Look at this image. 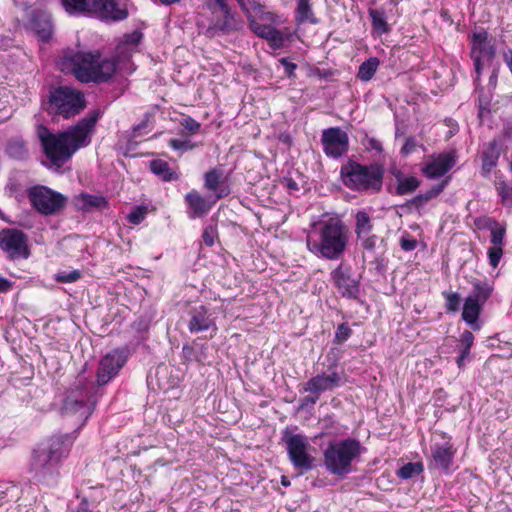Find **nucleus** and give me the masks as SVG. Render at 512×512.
Returning <instances> with one entry per match:
<instances>
[{"label": "nucleus", "mask_w": 512, "mask_h": 512, "mask_svg": "<svg viewBox=\"0 0 512 512\" xmlns=\"http://www.w3.org/2000/svg\"><path fill=\"white\" fill-rule=\"evenodd\" d=\"M81 272L79 270L62 271L55 275V280L60 283H73L79 280Z\"/></svg>", "instance_id": "a19ab883"}, {"label": "nucleus", "mask_w": 512, "mask_h": 512, "mask_svg": "<svg viewBox=\"0 0 512 512\" xmlns=\"http://www.w3.org/2000/svg\"><path fill=\"white\" fill-rule=\"evenodd\" d=\"M204 187L215 193L216 200L224 198L230 193L223 171L217 168L211 169L205 173Z\"/></svg>", "instance_id": "393cba45"}, {"label": "nucleus", "mask_w": 512, "mask_h": 512, "mask_svg": "<svg viewBox=\"0 0 512 512\" xmlns=\"http://www.w3.org/2000/svg\"><path fill=\"white\" fill-rule=\"evenodd\" d=\"M495 143H491L490 151H487L483 155V169L490 171L497 163L498 153L493 150Z\"/></svg>", "instance_id": "79ce46f5"}, {"label": "nucleus", "mask_w": 512, "mask_h": 512, "mask_svg": "<svg viewBox=\"0 0 512 512\" xmlns=\"http://www.w3.org/2000/svg\"><path fill=\"white\" fill-rule=\"evenodd\" d=\"M298 24L309 22L311 24H317L318 19L315 17L310 0H296L295 16Z\"/></svg>", "instance_id": "cd10ccee"}, {"label": "nucleus", "mask_w": 512, "mask_h": 512, "mask_svg": "<svg viewBox=\"0 0 512 512\" xmlns=\"http://www.w3.org/2000/svg\"><path fill=\"white\" fill-rule=\"evenodd\" d=\"M470 350H467V348H462L460 351L459 356L456 359V363L459 368H462L465 365V360L469 356Z\"/></svg>", "instance_id": "6e6d98bb"}, {"label": "nucleus", "mask_w": 512, "mask_h": 512, "mask_svg": "<svg viewBox=\"0 0 512 512\" xmlns=\"http://www.w3.org/2000/svg\"><path fill=\"white\" fill-rule=\"evenodd\" d=\"M287 38L288 35L273 27L264 39L268 41L273 49H280L284 46Z\"/></svg>", "instance_id": "e433bc0d"}, {"label": "nucleus", "mask_w": 512, "mask_h": 512, "mask_svg": "<svg viewBox=\"0 0 512 512\" xmlns=\"http://www.w3.org/2000/svg\"><path fill=\"white\" fill-rule=\"evenodd\" d=\"M289 460L300 472L309 471L314 467V457L309 454L310 443L303 434H286L283 437Z\"/></svg>", "instance_id": "ddd939ff"}, {"label": "nucleus", "mask_w": 512, "mask_h": 512, "mask_svg": "<svg viewBox=\"0 0 512 512\" xmlns=\"http://www.w3.org/2000/svg\"><path fill=\"white\" fill-rule=\"evenodd\" d=\"M7 154L14 159L23 160L28 156V149L22 139L9 141L6 147Z\"/></svg>", "instance_id": "473e14b6"}, {"label": "nucleus", "mask_w": 512, "mask_h": 512, "mask_svg": "<svg viewBox=\"0 0 512 512\" xmlns=\"http://www.w3.org/2000/svg\"><path fill=\"white\" fill-rule=\"evenodd\" d=\"M400 246L404 251H412L417 247V241L409 235H403L400 239Z\"/></svg>", "instance_id": "de8ad7c7"}, {"label": "nucleus", "mask_w": 512, "mask_h": 512, "mask_svg": "<svg viewBox=\"0 0 512 512\" xmlns=\"http://www.w3.org/2000/svg\"><path fill=\"white\" fill-rule=\"evenodd\" d=\"M188 330L191 333H200L211 330L216 333L217 326L214 313L205 305L193 306L190 308Z\"/></svg>", "instance_id": "f3484780"}, {"label": "nucleus", "mask_w": 512, "mask_h": 512, "mask_svg": "<svg viewBox=\"0 0 512 512\" xmlns=\"http://www.w3.org/2000/svg\"><path fill=\"white\" fill-rule=\"evenodd\" d=\"M185 201L190 209V218L205 216L213 205L196 190L188 192L185 196Z\"/></svg>", "instance_id": "a878e982"}, {"label": "nucleus", "mask_w": 512, "mask_h": 512, "mask_svg": "<svg viewBox=\"0 0 512 512\" xmlns=\"http://www.w3.org/2000/svg\"><path fill=\"white\" fill-rule=\"evenodd\" d=\"M73 442L74 438L69 434L54 436L33 451L30 469L39 481L50 482L58 475Z\"/></svg>", "instance_id": "20e7f679"}, {"label": "nucleus", "mask_w": 512, "mask_h": 512, "mask_svg": "<svg viewBox=\"0 0 512 512\" xmlns=\"http://www.w3.org/2000/svg\"><path fill=\"white\" fill-rule=\"evenodd\" d=\"M280 62L284 66L286 74L291 76L297 67L296 64L289 62L286 58H282Z\"/></svg>", "instance_id": "4d7b16f0"}, {"label": "nucleus", "mask_w": 512, "mask_h": 512, "mask_svg": "<svg viewBox=\"0 0 512 512\" xmlns=\"http://www.w3.org/2000/svg\"><path fill=\"white\" fill-rule=\"evenodd\" d=\"M213 17L212 24L208 28V32H212L213 34H228L232 31L240 30L243 26L242 20L238 19L230 10L218 13V11L213 8Z\"/></svg>", "instance_id": "4be33fe9"}, {"label": "nucleus", "mask_w": 512, "mask_h": 512, "mask_svg": "<svg viewBox=\"0 0 512 512\" xmlns=\"http://www.w3.org/2000/svg\"><path fill=\"white\" fill-rule=\"evenodd\" d=\"M169 146L174 150L187 151L192 150L195 147V144L188 140L171 139L169 140Z\"/></svg>", "instance_id": "49530a36"}, {"label": "nucleus", "mask_w": 512, "mask_h": 512, "mask_svg": "<svg viewBox=\"0 0 512 512\" xmlns=\"http://www.w3.org/2000/svg\"><path fill=\"white\" fill-rule=\"evenodd\" d=\"M375 149H378V150H381V147L380 145L378 144L377 146H374Z\"/></svg>", "instance_id": "774afa93"}, {"label": "nucleus", "mask_w": 512, "mask_h": 512, "mask_svg": "<svg viewBox=\"0 0 512 512\" xmlns=\"http://www.w3.org/2000/svg\"><path fill=\"white\" fill-rule=\"evenodd\" d=\"M125 362L126 358L119 350H114L106 354L99 363L97 370V384L99 386L107 384L118 374Z\"/></svg>", "instance_id": "a211bd4d"}, {"label": "nucleus", "mask_w": 512, "mask_h": 512, "mask_svg": "<svg viewBox=\"0 0 512 512\" xmlns=\"http://www.w3.org/2000/svg\"><path fill=\"white\" fill-rule=\"evenodd\" d=\"M146 213L145 207H136L128 214L127 219L130 223L138 225L145 219Z\"/></svg>", "instance_id": "c03bdc74"}, {"label": "nucleus", "mask_w": 512, "mask_h": 512, "mask_svg": "<svg viewBox=\"0 0 512 512\" xmlns=\"http://www.w3.org/2000/svg\"><path fill=\"white\" fill-rule=\"evenodd\" d=\"M61 3L69 14L90 13L104 20H123L128 14L118 7L117 0H61Z\"/></svg>", "instance_id": "1a4fd4ad"}, {"label": "nucleus", "mask_w": 512, "mask_h": 512, "mask_svg": "<svg viewBox=\"0 0 512 512\" xmlns=\"http://www.w3.org/2000/svg\"><path fill=\"white\" fill-rule=\"evenodd\" d=\"M487 255L490 266L497 268L503 255V249L500 246H491Z\"/></svg>", "instance_id": "37998d69"}, {"label": "nucleus", "mask_w": 512, "mask_h": 512, "mask_svg": "<svg viewBox=\"0 0 512 512\" xmlns=\"http://www.w3.org/2000/svg\"><path fill=\"white\" fill-rule=\"evenodd\" d=\"M424 466L421 462H409L397 470L396 475L403 480H408L421 474Z\"/></svg>", "instance_id": "f704fd0d"}, {"label": "nucleus", "mask_w": 512, "mask_h": 512, "mask_svg": "<svg viewBox=\"0 0 512 512\" xmlns=\"http://www.w3.org/2000/svg\"><path fill=\"white\" fill-rule=\"evenodd\" d=\"M100 117L94 110L67 130L53 134L43 125H38L37 136L40 140L48 167L58 171L80 148L91 142V136Z\"/></svg>", "instance_id": "f257e3e1"}, {"label": "nucleus", "mask_w": 512, "mask_h": 512, "mask_svg": "<svg viewBox=\"0 0 512 512\" xmlns=\"http://www.w3.org/2000/svg\"><path fill=\"white\" fill-rule=\"evenodd\" d=\"M210 8L213 11L215 8L218 13L224 12L225 10H230L226 0H213V3L210 4Z\"/></svg>", "instance_id": "5fc2aeb1"}, {"label": "nucleus", "mask_w": 512, "mask_h": 512, "mask_svg": "<svg viewBox=\"0 0 512 512\" xmlns=\"http://www.w3.org/2000/svg\"><path fill=\"white\" fill-rule=\"evenodd\" d=\"M506 229L504 226L495 225L491 228V238L490 242L492 246H500L504 245V237H505Z\"/></svg>", "instance_id": "58836bf2"}, {"label": "nucleus", "mask_w": 512, "mask_h": 512, "mask_svg": "<svg viewBox=\"0 0 512 512\" xmlns=\"http://www.w3.org/2000/svg\"><path fill=\"white\" fill-rule=\"evenodd\" d=\"M31 206L40 214L49 216L65 207L66 197L46 186L36 185L28 189Z\"/></svg>", "instance_id": "f8f14e48"}, {"label": "nucleus", "mask_w": 512, "mask_h": 512, "mask_svg": "<svg viewBox=\"0 0 512 512\" xmlns=\"http://www.w3.org/2000/svg\"><path fill=\"white\" fill-rule=\"evenodd\" d=\"M321 142L323 151L328 157L337 159L348 151V134L338 127L323 130Z\"/></svg>", "instance_id": "dca6fc26"}, {"label": "nucleus", "mask_w": 512, "mask_h": 512, "mask_svg": "<svg viewBox=\"0 0 512 512\" xmlns=\"http://www.w3.org/2000/svg\"><path fill=\"white\" fill-rule=\"evenodd\" d=\"M352 334V330L347 323H342L337 327L335 340L338 343L345 342Z\"/></svg>", "instance_id": "a18cd8bd"}, {"label": "nucleus", "mask_w": 512, "mask_h": 512, "mask_svg": "<svg viewBox=\"0 0 512 512\" xmlns=\"http://www.w3.org/2000/svg\"><path fill=\"white\" fill-rule=\"evenodd\" d=\"M76 206L84 211H90L94 208H106L108 203L105 197L101 195H92L88 193H81L76 198Z\"/></svg>", "instance_id": "bb28decb"}, {"label": "nucleus", "mask_w": 512, "mask_h": 512, "mask_svg": "<svg viewBox=\"0 0 512 512\" xmlns=\"http://www.w3.org/2000/svg\"><path fill=\"white\" fill-rule=\"evenodd\" d=\"M492 292L493 287L488 282H476L473 284V290L464 300L462 320L474 331H479L482 327L479 316Z\"/></svg>", "instance_id": "9d476101"}, {"label": "nucleus", "mask_w": 512, "mask_h": 512, "mask_svg": "<svg viewBox=\"0 0 512 512\" xmlns=\"http://www.w3.org/2000/svg\"><path fill=\"white\" fill-rule=\"evenodd\" d=\"M444 186L445 184H440L423 194L417 195L416 197L413 198L412 204L416 207H422L428 201L437 197L443 191Z\"/></svg>", "instance_id": "c9c22d12"}, {"label": "nucleus", "mask_w": 512, "mask_h": 512, "mask_svg": "<svg viewBox=\"0 0 512 512\" xmlns=\"http://www.w3.org/2000/svg\"><path fill=\"white\" fill-rule=\"evenodd\" d=\"M497 78V75L495 73H493L490 77L491 80H495Z\"/></svg>", "instance_id": "69168bd1"}, {"label": "nucleus", "mask_w": 512, "mask_h": 512, "mask_svg": "<svg viewBox=\"0 0 512 512\" xmlns=\"http://www.w3.org/2000/svg\"><path fill=\"white\" fill-rule=\"evenodd\" d=\"M360 442L353 438L331 442L324 451L325 468L333 475L344 476L352 471V462L362 453Z\"/></svg>", "instance_id": "39448f33"}, {"label": "nucleus", "mask_w": 512, "mask_h": 512, "mask_svg": "<svg viewBox=\"0 0 512 512\" xmlns=\"http://www.w3.org/2000/svg\"><path fill=\"white\" fill-rule=\"evenodd\" d=\"M350 232L339 218L329 217L313 223L306 236L307 249L318 258L340 259L349 244Z\"/></svg>", "instance_id": "f03ea898"}, {"label": "nucleus", "mask_w": 512, "mask_h": 512, "mask_svg": "<svg viewBox=\"0 0 512 512\" xmlns=\"http://www.w3.org/2000/svg\"><path fill=\"white\" fill-rule=\"evenodd\" d=\"M445 299V308L449 313H456L460 310L461 298L456 292H446L442 293Z\"/></svg>", "instance_id": "4c0bfd02"}, {"label": "nucleus", "mask_w": 512, "mask_h": 512, "mask_svg": "<svg viewBox=\"0 0 512 512\" xmlns=\"http://www.w3.org/2000/svg\"><path fill=\"white\" fill-rule=\"evenodd\" d=\"M58 65L61 71L73 74L83 83L106 82L116 71L113 60L102 58L98 53L84 51L65 53Z\"/></svg>", "instance_id": "7ed1b4c3"}, {"label": "nucleus", "mask_w": 512, "mask_h": 512, "mask_svg": "<svg viewBox=\"0 0 512 512\" xmlns=\"http://www.w3.org/2000/svg\"><path fill=\"white\" fill-rule=\"evenodd\" d=\"M141 39L142 33L137 30L124 36V39L116 46L115 59H112L116 64V68H124L132 55L137 51Z\"/></svg>", "instance_id": "aec40b11"}, {"label": "nucleus", "mask_w": 512, "mask_h": 512, "mask_svg": "<svg viewBox=\"0 0 512 512\" xmlns=\"http://www.w3.org/2000/svg\"><path fill=\"white\" fill-rule=\"evenodd\" d=\"M456 164L454 152L439 154L428 162L423 168V173L431 179L445 175Z\"/></svg>", "instance_id": "5701e85b"}, {"label": "nucleus", "mask_w": 512, "mask_h": 512, "mask_svg": "<svg viewBox=\"0 0 512 512\" xmlns=\"http://www.w3.org/2000/svg\"><path fill=\"white\" fill-rule=\"evenodd\" d=\"M355 233L357 238H364L371 233L373 224L369 214L366 211H358L355 216Z\"/></svg>", "instance_id": "7c9ffc66"}, {"label": "nucleus", "mask_w": 512, "mask_h": 512, "mask_svg": "<svg viewBox=\"0 0 512 512\" xmlns=\"http://www.w3.org/2000/svg\"><path fill=\"white\" fill-rule=\"evenodd\" d=\"M249 25L252 31L259 37L265 38L269 31L274 27L271 24H263L255 19L249 20Z\"/></svg>", "instance_id": "ea45409f"}, {"label": "nucleus", "mask_w": 512, "mask_h": 512, "mask_svg": "<svg viewBox=\"0 0 512 512\" xmlns=\"http://www.w3.org/2000/svg\"><path fill=\"white\" fill-rule=\"evenodd\" d=\"M496 54L494 39L484 29L475 30L471 36V58L474 61L478 81L485 64L490 63Z\"/></svg>", "instance_id": "4468645a"}, {"label": "nucleus", "mask_w": 512, "mask_h": 512, "mask_svg": "<svg viewBox=\"0 0 512 512\" xmlns=\"http://www.w3.org/2000/svg\"><path fill=\"white\" fill-rule=\"evenodd\" d=\"M76 512H92L85 504H81Z\"/></svg>", "instance_id": "680f3d73"}, {"label": "nucleus", "mask_w": 512, "mask_h": 512, "mask_svg": "<svg viewBox=\"0 0 512 512\" xmlns=\"http://www.w3.org/2000/svg\"><path fill=\"white\" fill-rule=\"evenodd\" d=\"M361 240L362 247L367 251H373L376 245V236H364V238H359Z\"/></svg>", "instance_id": "864d4df0"}, {"label": "nucleus", "mask_w": 512, "mask_h": 512, "mask_svg": "<svg viewBox=\"0 0 512 512\" xmlns=\"http://www.w3.org/2000/svg\"><path fill=\"white\" fill-rule=\"evenodd\" d=\"M455 454L456 449L451 438L445 433L436 434L430 445L428 468L438 470L444 474L452 473L455 469Z\"/></svg>", "instance_id": "9b49d317"}, {"label": "nucleus", "mask_w": 512, "mask_h": 512, "mask_svg": "<svg viewBox=\"0 0 512 512\" xmlns=\"http://www.w3.org/2000/svg\"><path fill=\"white\" fill-rule=\"evenodd\" d=\"M0 248L12 260L27 259L30 256L28 237L15 228L3 229L0 232Z\"/></svg>", "instance_id": "2eb2a0df"}, {"label": "nucleus", "mask_w": 512, "mask_h": 512, "mask_svg": "<svg viewBox=\"0 0 512 512\" xmlns=\"http://www.w3.org/2000/svg\"><path fill=\"white\" fill-rule=\"evenodd\" d=\"M215 237H216V230L214 229V227L208 226L204 229L202 238H203L204 243L207 246L211 247L214 245Z\"/></svg>", "instance_id": "8fccbe9b"}, {"label": "nucleus", "mask_w": 512, "mask_h": 512, "mask_svg": "<svg viewBox=\"0 0 512 512\" xmlns=\"http://www.w3.org/2000/svg\"><path fill=\"white\" fill-rule=\"evenodd\" d=\"M12 288V283L3 277H0V293L8 292Z\"/></svg>", "instance_id": "13d9d810"}, {"label": "nucleus", "mask_w": 512, "mask_h": 512, "mask_svg": "<svg viewBox=\"0 0 512 512\" xmlns=\"http://www.w3.org/2000/svg\"><path fill=\"white\" fill-rule=\"evenodd\" d=\"M379 66V60L376 57H371L364 61L358 71V78L362 81H369L376 73Z\"/></svg>", "instance_id": "72a5a7b5"}, {"label": "nucleus", "mask_w": 512, "mask_h": 512, "mask_svg": "<svg viewBox=\"0 0 512 512\" xmlns=\"http://www.w3.org/2000/svg\"><path fill=\"white\" fill-rule=\"evenodd\" d=\"M460 342L463 345V348H467V350H470L473 343H474V335L471 331L465 330L460 336Z\"/></svg>", "instance_id": "3c124183"}, {"label": "nucleus", "mask_w": 512, "mask_h": 512, "mask_svg": "<svg viewBox=\"0 0 512 512\" xmlns=\"http://www.w3.org/2000/svg\"><path fill=\"white\" fill-rule=\"evenodd\" d=\"M181 125L191 133H196L200 130V123L191 117H186L182 120Z\"/></svg>", "instance_id": "09e8293b"}, {"label": "nucleus", "mask_w": 512, "mask_h": 512, "mask_svg": "<svg viewBox=\"0 0 512 512\" xmlns=\"http://www.w3.org/2000/svg\"><path fill=\"white\" fill-rule=\"evenodd\" d=\"M341 381L342 377L336 371H333L330 374L322 373L309 379L305 383L303 390L320 396L326 391L339 387L341 385Z\"/></svg>", "instance_id": "412c9836"}, {"label": "nucleus", "mask_w": 512, "mask_h": 512, "mask_svg": "<svg viewBox=\"0 0 512 512\" xmlns=\"http://www.w3.org/2000/svg\"><path fill=\"white\" fill-rule=\"evenodd\" d=\"M398 195H406L414 192L419 187V180L415 176H403L400 171L395 174Z\"/></svg>", "instance_id": "c756f323"}, {"label": "nucleus", "mask_w": 512, "mask_h": 512, "mask_svg": "<svg viewBox=\"0 0 512 512\" xmlns=\"http://www.w3.org/2000/svg\"><path fill=\"white\" fill-rule=\"evenodd\" d=\"M417 147V142L413 137H409L406 139L402 149L401 153L405 156L413 153Z\"/></svg>", "instance_id": "603ef678"}, {"label": "nucleus", "mask_w": 512, "mask_h": 512, "mask_svg": "<svg viewBox=\"0 0 512 512\" xmlns=\"http://www.w3.org/2000/svg\"><path fill=\"white\" fill-rule=\"evenodd\" d=\"M343 183L355 191L378 192L382 188L383 171L377 166L350 163L341 170Z\"/></svg>", "instance_id": "6e6552de"}, {"label": "nucleus", "mask_w": 512, "mask_h": 512, "mask_svg": "<svg viewBox=\"0 0 512 512\" xmlns=\"http://www.w3.org/2000/svg\"><path fill=\"white\" fill-rule=\"evenodd\" d=\"M42 105L50 115L70 118L85 108V99L81 91L65 85L51 88Z\"/></svg>", "instance_id": "423d86ee"}, {"label": "nucleus", "mask_w": 512, "mask_h": 512, "mask_svg": "<svg viewBox=\"0 0 512 512\" xmlns=\"http://www.w3.org/2000/svg\"><path fill=\"white\" fill-rule=\"evenodd\" d=\"M319 395H316V394H313L312 396H306L302 399V405H308V404H311V405H314L317 400L319 399Z\"/></svg>", "instance_id": "bf43d9fd"}, {"label": "nucleus", "mask_w": 512, "mask_h": 512, "mask_svg": "<svg viewBox=\"0 0 512 512\" xmlns=\"http://www.w3.org/2000/svg\"><path fill=\"white\" fill-rule=\"evenodd\" d=\"M30 28L42 41H48L53 33L51 16L43 10H33L30 15Z\"/></svg>", "instance_id": "b1692460"}, {"label": "nucleus", "mask_w": 512, "mask_h": 512, "mask_svg": "<svg viewBox=\"0 0 512 512\" xmlns=\"http://www.w3.org/2000/svg\"><path fill=\"white\" fill-rule=\"evenodd\" d=\"M281 484H282L283 486L287 487V486H289V485H290V482H289V480L287 479V477L282 476V478H281Z\"/></svg>", "instance_id": "e2e57ef3"}, {"label": "nucleus", "mask_w": 512, "mask_h": 512, "mask_svg": "<svg viewBox=\"0 0 512 512\" xmlns=\"http://www.w3.org/2000/svg\"><path fill=\"white\" fill-rule=\"evenodd\" d=\"M331 278L338 292L346 298L355 299L359 294V283L351 277V268L340 264L331 272Z\"/></svg>", "instance_id": "6ab92c4d"}, {"label": "nucleus", "mask_w": 512, "mask_h": 512, "mask_svg": "<svg viewBox=\"0 0 512 512\" xmlns=\"http://www.w3.org/2000/svg\"><path fill=\"white\" fill-rule=\"evenodd\" d=\"M161 3L165 4V5H170V4H173V3H176L178 0H160Z\"/></svg>", "instance_id": "0e129e2a"}, {"label": "nucleus", "mask_w": 512, "mask_h": 512, "mask_svg": "<svg viewBox=\"0 0 512 512\" xmlns=\"http://www.w3.org/2000/svg\"><path fill=\"white\" fill-rule=\"evenodd\" d=\"M261 19L275 22L276 19H279V17L272 12H263L261 15Z\"/></svg>", "instance_id": "052dcab7"}, {"label": "nucleus", "mask_w": 512, "mask_h": 512, "mask_svg": "<svg viewBox=\"0 0 512 512\" xmlns=\"http://www.w3.org/2000/svg\"><path fill=\"white\" fill-rule=\"evenodd\" d=\"M151 171L163 181H172L178 178V174L161 159H155L150 162Z\"/></svg>", "instance_id": "c85d7f7f"}, {"label": "nucleus", "mask_w": 512, "mask_h": 512, "mask_svg": "<svg viewBox=\"0 0 512 512\" xmlns=\"http://www.w3.org/2000/svg\"><path fill=\"white\" fill-rule=\"evenodd\" d=\"M241 6L244 5L243 0H237Z\"/></svg>", "instance_id": "338daca9"}, {"label": "nucleus", "mask_w": 512, "mask_h": 512, "mask_svg": "<svg viewBox=\"0 0 512 512\" xmlns=\"http://www.w3.org/2000/svg\"><path fill=\"white\" fill-rule=\"evenodd\" d=\"M369 16L371 18L373 30L382 35L390 31V27L386 21L385 12L378 9H370Z\"/></svg>", "instance_id": "2f4dec72"}, {"label": "nucleus", "mask_w": 512, "mask_h": 512, "mask_svg": "<svg viewBox=\"0 0 512 512\" xmlns=\"http://www.w3.org/2000/svg\"><path fill=\"white\" fill-rule=\"evenodd\" d=\"M96 391L92 382L79 378L69 391L64 401V412L77 415L80 420L86 421L96 406Z\"/></svg>", "instance_id": "0eeeda50"}]
</instances>
